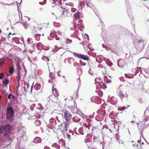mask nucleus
<instances>
[{
	"label": "nucleus",
	"instance_id": "4d7b16f0",
	"mask_svg": "<svg viewBox=\"0 0 149 149\" xmlns=\"http://www.w3.org/2000/svg\"><path fill=\"white\" fill-rule=\"evenodd\" d=\"M80 5L82 6H84L85 4V2L83 1H81L80 2Z\"/></svg>",
	"mask_w": 149,
	"mask_h": 149
},
{
	"label": "nucleus",
	"instance_id": "cd10ccee",
	"mask_svg": "<svg viewBox=\"0 0 149 149\" xmlns=\"http://www.w3.org/2000/svg\"><path fill=\"white\" fill-rule=\"evenodd\" d=\"M77 114H79V116L84 118H87V116L84 114L82 113H81L79 111H78L77 112Z\"/></svg>",
	"mask_w": 149,
	"mask_h": 149
},
{
	"label": "nucleus",
	"instance_id": "a211bd4d",
	"mask_svg": "<svg viewBox=\"0 0 149 149\" xmlns=\"http://www.w3.org/2000/svg\"><path fill=\"white\" fill-rule=\"evenodd\" d=\"M83 127H80L78 130V132L79 133H78L77 132H75V133L77 135L79 134H81V135H83L85 132L83 130Z\"/></svg>",
	"mask_w": 149,
	"mask_h": 149
},
{
	"label": "nucleus",
	"instance_id": "bf43d9fd",
	"mask_svg": "<svg viewBox=\"0 0 149 149\" xmlns=\"http://www.w3.org/2000/svg\"><path fill=\"white\" fill-rule=\"evenodd\" d=\"M16 66L17 67V69L18 70H20V67L19 64L18 63H17L16 64Z\"/></svg>",
	"mask_w": 149,
	"mask_h": 149
},
{
	"label": "nucleus",
	"instance_id": "ea45409f",
	"mask_svg": "<svg viewBox=\"0 0 149 149\" xmlns=\"http://www.w3.org/2000/svg\"><path fill=\"white\" fill-rule=\"evenodd\" d=\"M40 34H36L35 35V38L37 40L39 41L40 40Z\"/></svg>",
	"mask_w": 149,
	"mask_h": 149
},
{
	"label": "nucleus",
	"instance_id": "4be33fe9",
	"mask_svg": "<svg viewBox=\"0 0 149 149\" xmlns=\"http://www.w3.org/2000/svg\"><path fill=\"white\" fill-rule=\"evenodd\" d=\"M98 85L99 86L100 88H106L107 87L105 83L101 81L98 83Z\"/></svg>",
	"mask_w": 149,
	"mask_h": 149
},
{
	"label": "nucleus",
	"instance_id": "3c124183",
	"mask_svg": "<svg viewBox=\"0 0 149 149\" xmlns=\"http://www.w3.org/2000/svg\"><path fill=\"white\" fill-rule=\"evenodd\" d=\"M54 26H55L58 27L60 26V24L59 23L54 22Z\"/></svg>",
	"mask_w": 149,
	"mask_h": 149
},
{
	"label": "nucleus",
	"instance_id": "1a4fd4ad",
	"mask_svg": "<svg viewBox=\"0 0 149 149\" xmlns=\"http://www.w3.org/2000/svg\"><path fill=\"white\" fill-rule=\"evenodd\" d=\"M54 87L53 86V88L52 89V95H51L49 96V100H52V101L55 102V103H57L58 101V98L55 95V94L54 93Z\"/></svg>",
	"mask_w": 149,
	"mask_h": 149
},
{
	"label": "nucleus",
	"instance_id": "7ed1b4c3",
	"mask_svg": "<svg viewBox=\"0 0 149 149\" xmlns=\"http://www.w3.org/2000/svg\"><path fill=\"white\" fill-rule=\"evenodd\" d=\"M4 127L5 131L4 133V136H9L10 135V130L11 129V125L9 124H7L4 126Z\"/></svg>",
	"mask_w": 149,
	"mask_h": 149
},
{
	"label": "nucleus",
	"instance_id": "49530a36",
	"mask_svg": "<svg viewBox=\"0 0 149 149\" xmlns=\"http://www.w3.org/2000/svg\"><path fill=\"white\" fill-rule=\"evenodd\" d=\"M35 124L37 126H38L41 124V122L38 120H37L35 122Z\"/></svg>",
	"mask_w": 149,
	"mask_h": 149
},
{
	"label": "nucleus",
	"instance_id": "6ab92c4d",
	"mask_svg": "<svg viewBox=\"0 0 149 149\" xmlns=\"http://www.w3.org/2000/svg\"><path fill=\"white\" fill-rule=\"evenodd\" d=\"M80 12L77 11L76 12V13L74 14V17L75 18V19H74V21H77V20L79 18V15L80 14Z\"/></svg>",
	"mask_w": 149,
	"mask_h": 149
},
{
	"label": "nucleus",
	"instance_id": "0e129e2a",
	"mask_svg": "<svg viewBox=\"0 0 149 149\" xmlns=\"http://www.w3.org/2000/svg\"><path fill=\"white\" fill-rule=\"evenodd\" d=\"M82 22V21L81 20L78 21V23H79V25H81Z\"/></svg>",
	"mask_w": 149,
	"mask_h": 149
},
{
	"label": "nucleus",
	"instance_id": "c03bdc74",
	"mask_svg": "<svg viewBox=\"0 0 149 149\" xmlns=\"http://www.w3.org/2000/svg\"><path fill=\"white\" fill-rule=\"evenodd\" d=\"M3 83L5 85H6L8 84L9 81L6 78H5L4 80L3 81Z\"/></svg>",
	"mask_w": 149,
	"mask_h": 149
},
{
	"label": "nucleus",
	"instance_id": "f8f14e48",
	"mask_svg": "<svg viewBox=\"0 0 149 149\" xmlns=\"http://www.w3.org/2000/svg\"><path fill=\"white\" fill-rule=\"evenodd\" d=\"M61 8L63 9V11L61 14V16H60L62 18H65L66 17H68L69 13V12L67 9L65 10V8L61 7Z\"/></svg>",
	"mask_w": 149,
	"mask_h": 149
},
{
	"label": "nucleus",
	"instance_id": "39448f33",
	"mask_svg": "<svg viewBox=\"0 0 149 149\" xmlns=\"http://www.w3.org/2000/svg\"><path fill=\"white\" fill-rule=\"evenodd\" d=\"M102 109L99 110L97 112L98 115L96 117V119L98 121L102 120L104 116L106 114V112H104Z\"/></svg>",
	"mask_w": 149,
	"mask_h": 149
},
{
	"label": "nucleus",
	"instance_id": "393cba45",
	"mask_svg": "<svg viewBox=\"0 0 149 149\" xmlns=\"http://www.w3.org/2000/svg\"><path fill=\"white\" fill-rule=\"evenodd\" d=\"M104 81L107 83H109L111 82V81L110 79H109V77L106 76H104Z\"/></svg>",
	"mask_w": 149,
	"mask_h": 149
},
{
	"label": "nucleus",
	"instance_id": "8fccbe9b",
	"mask_svg": "<svg viewBox=\"0 0 149 149\" xmlns=\"http://www.w3.org/2000/svg\"><path fill=\"white\" fill-rule=\"evenodd\" d=\"M106 107L105 105H102L101 107V109H102V110H103V112H105V110L104 109H105Z\"/></svg>",
	"mask_w": 149,
	"mask_h": 149
},
{
	"label": "nucleus",
	"instance_id": "4468645a",
	"mask_svg": "<svg viewBox=\"0 0 149 149\" xmlns=\"http://www.w3.org/2000/svg\"><path fill=\"white\" fill-rule=\"evenodd\" d=\"M110 103L116 105L118 102L117 99L113 97H111L110 100Z\"/></svg>",
	"mask_w": 149,
	"mask_h": 149
},
{
	"label": "nucleus",
	"instance_id": "6e6d98bb",
	"mask_svg": "<svg viewBox=\"0 0 149 149\" xmlns=\"http://www.w3.org/2000/svg\"><path fill=\"white\" fill-rule=\"evenodd\" d=\"M79 62L82 66H85L86 65V63L83 62L81 60H80Z\"/></svg>",
	"mask_w": 149,
	"mask_h": 149
},
{
	"label": "nucleus",
	"instance_id": "864d4df0",
	"mask_svg": "<svg viewBox=\"0 0 149 149\" xmlns=\"http://www.w3.org/2000/svg\"><path fill=\"white\" fill-rule=\"evenodd\" d=\"M88 61V67H89V68H92V67H91V63H90V62H91V61L90 60V61Z\"/></svg>",
	"mask_w": 149,
	"mask_h": 149
},
{
	"label": "nucleus",
	"instance_id": "680f3d73",
	"mask_svg": "<svg viewBox=\"0 0 149 149\" xmlns=\"http://www.w3.org/2000/svg\"><path fill=\"white\" fill-rule=\"evenodd\" d=\"M12 96V95L11 94H10L8 95L7 98L9 99H10L11 98Z\"/></svg>",
	"mask_w": 149,
	"mask_h": 149
},
{
	"label": "nucleus",
	"instance_id": "de8ad7c7",
	"mask_svg": "<svg viewBox=\"0 0 149 149\" xmlns=\"http://www.w3.org/2000/svg\"><path fill=\"white\" fill-rule=\"evenodd\" d=\"M77 27V25L75 24H73L72 26L70 27V29L73 30H74Z\"/></svg>",
	"mask_w": 149,
	"mask_h": 149
},
{
	"label": "nucleus",
	"instance_id": "6e6552de",
	"mask_svg": "<svg viewBox=\"0 0 149 149\" xmlns=\"http://www.w3.org/2000/svg\"><path fill=\"white\" fill-rule=\"evenodd\" d=\"M122 85H120L118 88H117L118 89V91H117V95L121 98H123L125 97H127L128 96V95L127 93L124 94L123 93L122 91L121 90V89H122Z\"/></svg>",
	"mask_w": 149,
	"mask_h": 149
},
{
	"label": "nucleus",
	"instance_id": "c756f323",
	"mask_svg": "<svg viewBox=\"0 0 149 149\" xmlns=\"http://www.w3.org/2000/svg\"><path fill=\"white\" fill-rule=\"evenodd\" d=\"M15 71V70L13 66L11 67L10 68L9 72L10 74H12Z\"/></svg>",
	"mask_w": 149,
	"mask_h": 149
},
{
	"label": "nucleus",
	"instance_id": "09e8293b",
	"mask_svg": "<svg viewBox=\"0 0 149 149\" xmlns=\"http://www.w3.org/2000/svg\"><path fill=\"white\" fill-rule=\"evenodd\" d=\"M4 60L3 58H1L0 59V66H2L3 64L5 63Z\"/></svg>",
	"mask_w": 149,
	"mask_h": 149
},
{
	"label": "nucleus",
	"instance_id": "b1692460",
	"mask_svg": "<svg viewBox=\"0 0 149 149\" xmlns=\"http://www.w3.org/2000/svg\"><path fill=\"white\" fill-rule=\"evenodd\" d=\"M58 143L60 145V146H64L65 145V142L64 141L63 139H61L58 142Z\"/></svg>",
	"mask_w": 149,
	"mask_h": 149
},
{
	"label": "nucleus",
	"instance_id": "c9c22d12",
	"mask_svg": "<svg viewBox=\"0 0 149 149\" xmlns=\"http://www.w3.org/2000/svg\"><path fill=\"white\" fill-rule=\"evenodd\" d=\"M109 116L111 118H113L116 116V115L114 112H111L109 114Z\"/></svg>",
	"mask_w": 149,
	"mask_h": 149
},
{
	"label": "nucleus",
	"instance_id": "a878e982",
	"mask_svg": "<svg viewBox=\"0 0 149 149\" xmlns=\"http://www.w3.org/2000/svg\"><path fill=\"white\" fill-rule=\"evenodd\" d=\"M68 108L70 110L72 113H75V107L73 105L69 106L68 107Z\"/></svg>",
	"mask_w": 149,
	"mask_h": 149
},
{
	"label": "nucleus",
	"instance_id": "79ce46f5",
	"mask_svg": "<svg viewBox=\"0 0 149 149\" xmlns=\"http://www.w3.org/2000/svg\"><path fill=\"white\" fill-rule=\"evenodd\" d=\"M4 131V126H0V134H2Z\"/></svg>",
	"mask_w": 149,
	"mask_h": 149
},
{
	"label": "nucleus",
	"instance_id": "052dcab7",
	"mask_svg": "<svg viewBox=\"0 0 149 149\" xmlns=\"http://www.w3.org/2000/svg\"><path fill=\"white\" fill-rule=\"evenodd\" d=\"M86 4L87 6L89 7L90 8H92V6L90 3L86 2Z\"/></svg>",
	"mask_w": 149,
	"mask_h": 149
},
{
	"label": "nucleus",
	"instance_id": "774afa93",
	"mask_svg": "<svg viewBox=\"0 0 149 149\" xmlns=\"http://www.w3.org/2000/svg\"><path fill=\"white\" fill-rule=\"evenodd\" d=\"M44 149H50V148L47 146H45L44 148Z\"/></svg>",
	"mask_w": 149,
	"mask_h": 149
},
{
	"label": "nucleus",
	"instance_id": "e2e57ef3",
	"mask_svg": "<svg viewBox=\"0 0 149 149\" xmlns=\"http://www.w3.org/2000/svg\"><path fill=\"white\" fill-rule=\"evenodd\" d=\"M3 76L4 74L2 73H0V79H2Z\"/></svg>",
	"mask_w": 149,
	"mask_h": 149
},
{
	"label": "nucleus",
	"instance_id": "20e7f679",
	"mask_svg": "<svg viewBox=\"0 0 149 149\" xmlns=\"http://www.w3.org/2000/svg\"><path fill=\"white\" fill-rule=\"evenodd\" d=\"M68 125V123L64 122L61 124L60 125L59 124L58 125L59 129L63 135L67 131Z\"/></svg>",
	"mask_w": 149,
	"mask_h": 149
},
{
	"label": "nucleus",
	"instance_id": "c85d7f7f",
	"mask_svg": "<svg viewBox=\"0 0 149 149\" xmlns=\"http://www.w3.org/2000/svg\"><path fill=\"white\" fill-rule=\"evenodd\" d=\"M20 72L19 71L17 72V75L16 77L18 84H19V81L20 79Z\"/></svg>",
	"mask_w": 149,
	"mask_h": 149
},
{
	"label": "nucleus",
	"instance_id": "f03ea898",
	"mask_svg": "<svg viewBox=\"0 0 149 149\" xmlns=\"http://www.w3.org/2000/svg\"><path fill=\"white\" fill-rule=\"evenodd\" d=\"M14 111L13 108L11 106L7 108L6 118L8 119H10L14 116Z\"/></svg>",
	"mask_w": 149,
	"mask_h": 149
},
{
	"label": "nucleus",
	"instance_id": "ddd939ff",
	"mask_svg": "<svg viewBox=\"0 0 149 149\" xmlns=\"http://www.w3.org/2000/svg\"><path fill=\"white\" fill-rule=\"evenodd\" d=\"M50 37L52 38H56V40H59L60 39V38L58 37L55 31H53L50 33Z\"/></svg>",
	"mask_w": 149,
	"mask_h": 149
},
{
	"label": "nucleus",
	"instance_id": "e433bc0d",
	"mask_svg": "<svg viewBox=\"0 0 149 149\" xmlns=\"http://www.w3.org/2000/svg\"><path fill=\"white\" fill-rule=\"evenodd\" d=\"M41 85L39 84H37L35 85V89L36 90H38L40 89Z\"/></svg>",
	"mask_w": 149,
	"mask_h": 149
},
{
	"label": "nucleus",
	"instance_id": "4c0bfd02",
	"mask_svg": "<svg viewBox=\"0 0 149 149\" xmlns=\"http://www.w3.org/2000/svg\"><path fill=\"white\" fill-rule=\"evenodd\" d=\"M137 127H138V128H139V131H141V136H142V134H143V132H142V130H143L144 129V126H143V125H141L140 127L139 128V125H138L137 126Z\"/></svg>",
	"mask_w": 149,
	"mask_h": 149
},
{
	"label": "nucleus",
	"instance_id": "f3484780",
	"mask_svg": "<svg viewBox=\"0 0 149 149\" xmlns=\"http://www.w3.org/2000/svg\"><path fill=\"white\" fill-rule=\"evenodd\" d=\"M94 101L95 103L98 104H100L101 103V99L99 97L96 96L95 98Z\"/></svg>",
	"mask_w": 149,
	"mask_h": 149
},
{
	"label": "nucleus",
	"instance_id": "473e14b6",
	"mask_svg": "<svg viewBox=\"0 0 149 149\" xmlns=\"http://www.w3.org/2000/svg\"><path fill=\"white\" fill-rule=\"evenodd\" d=\"M95 81L96 82H95V84L96 85V86H98V84L99 83L100 81H102V80L99 78H95Z\"/></svg>",
	"mask_w": 149,
	"mask_h": 149
},
{
	"label": "nucleus",
	"instance_id": "f257e3e1",
	"mask_svg": "<svg viewBox=\"0 0 149 149\" xmlns=\"http://www.w3.org/2000/svg\"><path fill=\"white\" fill-rule=\"evenodd\" d=\"M58 120L56 118V119L54 118H51L49 120V123L48 125V127L50 129L54 128L55 125H59Z\"/></svg>",
	"mask_w": 149,
	"mask_h": 149
},
{
	"label": "nucleus",
	"instance_id": "5701e85b",
	"mask_svg": "<svg viewBox=\"0 0 149 149\" xmlns=\"http://www.w3.org/2000/svg\"><path fill=\"white\" fill-rule=\"evenodd\" d=\"M84 141L86 143L87 147L89 149H90L91 148V142L88 141L86 139H85Z\"/></svg>",
	"mask_w": 149,
	"mask_h": 149
},
{
	"label": "nucleus",
	"instance_id": "58836bf2",
	"mask_svg": "<svg viewBox=\"0 0 149 149\" xmlns=\"http://www.w3.org/2000/svg\"><path fill=\"white\" fill-rule=\"evenodd\" d=\"M42 59L44 61H46L47 62L49 61L48 57L44 55L42 57Z\"/></svg>",
	"mask_w": 149,
	"mask_h": 149
},
{
	"label": "nucleus",
	"instance_id": "338daca9",
	"mask_svg": "<svg viewBox=\"0 0 149 149\" xmlns=\"http://www.w3.org/2000/svg\"><path fill=\"white\" fill-rule=\"evenodd\" d=\"M78 63L77 62H75L73 64V65L74 67H76L78 66Z\"/></svg>",
	"mask_w": 149,
	"mask_h": 149
},
{
	"label": "nucleus",
	"instance_id": "423d86ee",
	"mask_svg": "<svg viewBox=\"0 0 149 149\" xmlns=\"http://www.w3.org/2000/svg\"><path fill=\"white\" fill-rule=\"evenodd\" d=\"M92 123L91 119L89 118L87 119L84 123L83 124L84 126L85 127V130L88 132L91 127V125Z\"/></svg>",
	"mask_w": 149,
	"mask_h": 149
},
{
	"label": "nucleus",
	"instance_id": "bb28decb",
	"mask_svg": "<svg viewBox=\"0 0 149 149\" xmlns=\"http://www.w3.org/2000/svg\"><path fill=\"white\" fill-rule=\"evenodd\" d=\"M106 62L107 64L110 67H111L113 65L112 63L109 58L107 59Z\"/></svg>",
	"mask_w": 149,
	"mask_h": 149
},
{
	"label": "nucleus",
	"instance_id": "dca6fc26",
	"mask_svg": "<svg viewBox=\"0 0 149 149\" xmlns=\"http://www.w3.org/2000/svg\"><path fill=\"white\" fill-rule=\"evenodd\" d=\"M36 46L37 49L38 50H40L42 48L43 49H45L44 46H43L42 43L40 42L36 44Z\"/></svg>",
	"mask_w": 149,
	"mask_h": 149
},
{
	"label": "nucleus",
	"instance_id": "aec40b11",
	"mask_svg": "<svg viewBox=\"0 0 149 149\" xmlns=\"http://www.w3.org/2000/svg\"><path fill=\"white\" fill-rule=\"evenodd\" d=\"M80 120L81 119L77 116L74 117L72 119V121L75 123H78Z\"/></svg>",
	"mask_w": 149,
	"mask_h": 149
},
{
	"label": "nucleus",
	"instance_id": "72a5a7b5",
	"mask_svg": "<svg viewBox=\"0 0 149 149\" xmlns=\"http://www.w3.org/2000/svg\"><path fill=\"white\" fill-rule=\"evenodd\" d=\"M52 146L57 149H59L60 148V146L56 143H53L52 145Z\"/></svg>",
	"mask_w": 149,
	"mask_h": 149
},
{
	"label": "nucleus",
	"instance_id": "603ef678",
	"mask_svg": "<svg viewBox=\"0 0 149 149\" xmlns=\"http://www.w3.org/2000/svg\"><path fill=\"white\" fill-rule=\"evenodd\" d=\"M47 0H44L42 2H39V3L41 5H44L46 3Z\"/></svg>",
	"mask_w": 149,
	"mask_h": 149
},
{
	"label": "nucleus",
	"instance_id": "2eb2a0df",
	"mask_svg": "<svg viewBox=\"0 0 149 149\" xmlns=\"http://www.w3.org/2000/svg\"><path fill=\"white\" fill-rule=\"evenodd\" d=\"M42 141L41 139L39 137H37L34 139L33 142L35 143H40Z\"/></svg>",
	"mask_w": 149,
	"mask_h": 149
},
{
	"label": "nucleus",
	"instance_id": "0eeeda50",
	"mask_svg": "<svg viewBox=\"0 0 149 149\" xmlns=\"http://www.w3.org/2000/svg\"><path fill=\"white\" fill-rule=\"evenodd\" d=\"M73 54L75 57H77L79 58L88 61H90V59L87 55H84L83 54H81L74 52L73 53Z\"/></svg>",
	"mask_w": 149,
	"mask_h": 149
},
{
	"label": "nucleus",
	"instance_id": "69168bd1",
	"mask_svg": "<svg viewBox=\"0 0 149 149\" xmlns=\"http://www.w3.org/2000/svg\"><path fill=\"white\" fill-rule=\"evenodd\" d=\"M67 138L69 139H70V135L68 134H67L66 135Z\"/></svg>",
	"mask_w": 149,
	"mask_h": 149
},
{
	"label": "nucleus",
	"instance_id": "7c9ffc66",
	"mask_svg": "<svg viewBox=\"0 0 149 149\" xmlns=\"http://www.w3.org/2000/svg\"><path fill=\"white\" fill-rule=\"evenodd\" d=\"M93 69H94L93 67H92V68H89L88 71V73L91 75H93L94 74V73L93 71Z\"/></svg>",
	"mask_w": 149,
	"mask_h": 149
},
{
	"label": "nucleus",
	"instance_id": "f704fd0d",
	"mask_svg": "<svg viewBox=\"0 0 149 149\" xmlns=\"http://www.w3.org/2000/svg\"><path fill=\"white\" fill-rule=\"evenodd\" d=\"M27 42L29 45L32 44L33 42L32 38H28L27 40Z\"/></svg>",
	"mask_w": 149,
	"mask_h": 149
},
{
	"label": "nucleus",
	"instance_id": "9b49d317",
	"mask_svg": "<svg viewBox=\"0 0 149 149\" xmlns=\"http://www.w3.org/2000/svg\"><path fill=\"white\" fill-rule=\"evenodd\" d=\"M117 63L118 67L123 68L125 64V62L124 60L120 59L118 60Z\"/></svg>",
	"mask_w": 149,
	"mask_h": 149
},
{
	"label": "nucleus",
	"instance_id": "a19ab883",
	"mask_svg": "<svg viewBox=\"0 0 149 149\" xmlns=\"http://www.w3.org/2000/svg\"><path fill=\"white\" fill-rule=\"evenodd\" d=\"M129 106H127V107H120L118 108V109L119 111H122L124 110V109H127L128 107Z\"/></svg>",
	"mask_w": 149,
	"mask_h": 149
},
{
	"label": "nucleus",
	"instance_id": "9d476101",
	"mask_svg": "<svg viewBox=\"0 0 149 149\" xmlns=\"http://www.w3.org/2000/svg\"><path fill=\"white\" fill-rule=\"evenodd\" d=\"M72 115L67 111H66L64 113V118L68 122L70 121L72 119Z\"/></svg>",
	"mask_w": 149,
	"mask_h": 149
},
{
	"label": "nucleus",
	"instance_id": "13d9d810",
	"mask_svg": "<svg viewBox=\"0 0 149 149\" xmlns=\"http://www.w3.org/2000/svg\"><path fill=\"white\" fill-rule=\"evenodd\" d=\"M23 26L24 27V28L26 29H27L29 26V25L28 24H23Z\"/></svg>",
	"mask_w": 149,
	"mask_h": 149
},
{
	"label": "nucleus",
	"instance_id": "412c9836",
	"mask_svg": "<svg viewBox=\"0 0 149 149\" xmlns=\"http://www.w3.org/2000/svg\"><path fill=\"white\" fill-rule=\"evenodd\" d=\"M51 3H55L56 4H60L61 3V0H50Z\"/></svg>",
	"mask_w": 149,
	"mask_h": 149
},
{
	"label": "nucleus",
	"instance_id": "a18cd8bd",
	"mask_svg": "<svg viewBox=\"0 0 149 149\" xmlns=\"http://www.w3.org/2000/svg\"><path fill=\"white\" fill-rule=\"evenodd\" d=\"M40 129H41V131H42V132H44V130H45V132H47V131H48L49 132H50V130H48L47 128H45V129H43V128H42V127H41Z\"/></svg>",
	"mask_w": 149,
	"mask_h": 149
},
{
	"label": "nucleus",
	"instance_id": "2f4dec72",
	"mask_svg": "<svg viewBox=\"0 0 149 149\" xmlns=\"http://www.w3.org/2000/svg\"><path fill=\"white\" fill-rule=\"evenodd\" d=\"M68 63L71 64L72 62H74L75 61V60L73 58L70 57L68 58Z\"/></svg>",
	"mask_w": 149,
	"mask_h": 149
},
{
	"label": "nucleus",
	"instance_id": "37998d69",
	"mask_svg": "<svg viewBox=\"0 0 149 149\" xmlns=\"http://www.w3.org/2000/svg\"><path fill=\"white\" fill-rule=\"evenodd\" d=\"M143 120L145 122H146L149 119V117L148 116H144L142 117Z\"/></svg>",
	"mask_w": 149,
	"mask_h": 149
},
{
	"label": "nucleus",
	"instance_id": "5fc2aeb1",
	"mask_svg": "<svg viewBox=\"0 0 149 149\" xmlns=\"http://www.w3.org/2000/svg\"><path fill=\"white\" fill-rule=\"evenodd\" d=\"M66 42L68 44L72 42V40L68 38L66 39Z\"/></svg>",
	"mask_w": 149,
	"mask_h": 149
}]
</instances>
